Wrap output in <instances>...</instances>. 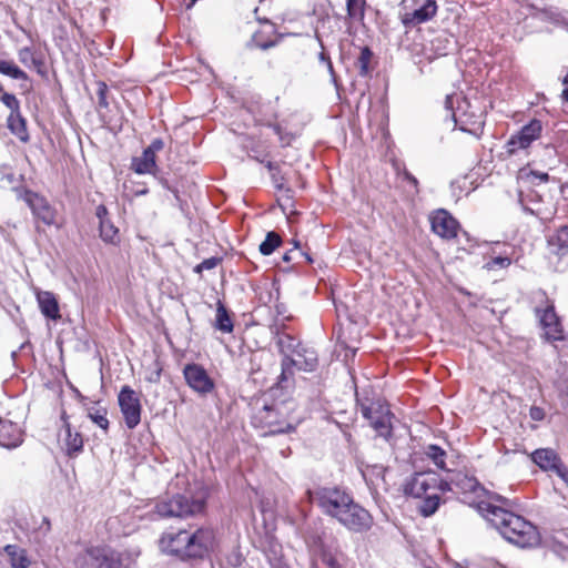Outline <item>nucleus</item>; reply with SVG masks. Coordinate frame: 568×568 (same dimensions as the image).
I'll use <instances>...</instances> for the list:
<instances>
[{"label":"nucleus","mask_w":568,"mask_h":568,"mask_svg":"<svg viewBox=\"0 0 568 568\" xmlns=\"http://www.w3.org/2000/svg\"><path fill=\"white\" fill-rule=\"evenodd\" d=\"M159 544L163 552L183 561L204 559L214 549L215 532L209 527H197L195 529L190 527L178 531H165Z\"/></svg>","instance_id":"f257e3e1"},{"label":"nucleus","mask_w":568,"mask_h":568,"mask_svg":"<svg viewBox=\"0 0 568 568\" xmlns=\"http://www.w3.org/2000/svg\"><path fill=\"white\" fill-rule=\"evenodd\" d=\"M479 513L509 542L528 548L539 544L540 537L535 525L524 517L490 503H480Z\"/></svg>","instance_id":"f03ea898"},{"label":"nucleus","mask_w":568,"mask_h":568,"mask_svg":"<svg viewBox=\"0 0 568 568\" xmlns=\"http://www.w3.org/2000/svg\"><path fill=\"white\" fill-rule=\"evenodd\" d=\"M136 550L119 551L109 545H90L75 558V568H130L139 557Z\"/></svg>","instance_id":"7ed1b4c3"},{"label":"nucleus","mask_w":568,"mask_h":568,"mask_svg":"<svg viewBox=\"0 0 568 568\" xmlns=\"http://www.w3.org/2000/svg\"><path fill=\"white\" fill-rule=\"evenodd\" d=\"M292 406L286 403L265 405L253 417L255 427L265 429L264 435L288 434L295 432L300 419L292 416Z\"/></svg>","instance_id":"20e7f679"},{"label":"nucleus","mask_w":568,"mask_h":568,"mask_svg":"<svg viewBox=\"0 0 568 568\" xmlns=\"http://www.w3.org/2000/svg\"><path fill=\"white\" fill-rule=\"evenodd\" d=\"M445 109L450 112L452 120L460 131L479 136L483 133L484 112L470 101L457 93L447 94Z\"/></svg>","instance_id":"39448f33"},{"label":"nucleus","mask_w":568,"mask_h":568,"mask_svg":"<svg viewBox=\"0 0 568 568\" xmlns=\"http://www.w3.org/2000/svg\"><path fill=\"white\" fill-rule=\"evenodd\" d=\"M534 312L545 331L546 339L548 342L565 341L566 335L561 321L556 313L554 301L548 297L545 291L539 290L534 293Z\"/></svg>","instance_id":"423d86ee"},{"label":"nucleus","mask_w":568,"mask_h":568,"mask_svg":"<svg viewBox=\"0 0 568 568\" xmlns=\"http://www.w3.org/2000/svg\"><path fill=\"white\" fill-rule=\"evenodd\" d=\"M308 496L325 515L336 520L353 500L349 493L336 486L318 487L314 491L308 490Z\"/></svg>","instance_id":"0eeeda50"},{"label":"nucleus","mask_w":568,"mask_h":568,"mask_svg":"<svg viewBox=\"0 0 568 568\" xmlns=\"http://www.w3.org/2000/svg\"><path fill=\"white\" fill-rule=\"evenodd\" d=\"M204 508L205 499L203 497L189 498L185 495L176 494L156 501L154 513L159 518L189 517L202 513Z\"/></svg>","instance_id":"6e6552de"},{"label":"nucleus","mask_w":568,"mask_h":568,"mask_svg":"<svg viewBox=\"0 0 568 568\" xmlns=\"http://www.w3.org/2000/svg\"><path fill=\"white\" fill-rule=\"evenodd\" d=\"M357 405L362 416L369 420L371 426L375 429L378 436L388 440L393 434L392 419L393 413L387 404L381 402H362L357 399Z\"/></svg>","instance_id":"1a4fd4ad"},{"label":"nucleus","mask_w":568,"mask_h":568,"mask_svg":"<svg viewBox=\"0 0 568 568\" xmlns=\"http://www.w3.org/2000/svg\"><path fill=\"white\" fill-rule=\"evenodd\" d=\"M402 4L405 9H412L400 14V21L406 29L430 21L438 10L435 0H403Z\"/></svg>","instance_id":"9d476101"},{"label":"nucleus","mask_w":568,"mask_h":568,"mask_svg":"<svg viewBox=\"0 0 568 568\" xmlns=\"http://www.w3.org/2000/svg\"><path fill=\"white\" fill-rule=\"evenodd\" d=\"M120 410L129 429L135 428L141 422V403L139 395L128 385L118 395Z\"/></svg>","instance_id":"9b49d317"},{"label":"nucleus","mask_w":568,"mask_h":568,"mask_svg":"<svg viewBox=\"0 0 568 568\" xmlns=\"http://www.w3.org/2000/svg\"><path fill=\"white\" fill-rule=\"evenodd\" d=\"M337 521L354 532H364L372 528V515L354 499L346 507L343 514L338 517Z\"/></svg>","instance_id":"f8f14e48"},{"label":"nucleus","mask_w":568,"mask_h":568,"mask_svg":"<svg viewBox=\"0 0 568 568\" xmlns=\"http://www.w3.org/2000/svg\"><path fill=\"white\" fill-rule=\"evenodd\" d=\"M318 365L317 353L311 347L302 345L295 353L282 361V376L286 378V374H292V368L298 371L314 372Z\"/></svg>","instance_id":"ddd939ff"},{"label":"nucleus","mask_w":568,"mask_h":568,"mask_svg":"<svg viewBox=\"0 0 568 568\" xmlns=\"http://www.w3.org/2000/svg\"><path fill=\"white\" fill-rule=\"evenodd\" d=\"M439 477L434 471L416 473L405 484V494L414 498H422L427 494L437 491Z\"/></svg>","instance_id":"4468645a"},{"label":"nucleus","mask_w":568,"mask_h":568,"mask_svg":"<svg viewBox=\"0 0 568 568\" xmlns=\"http://www.w3.org/2000/svg\"><path fill=\"white\" fill-rule=\"evenodd\" d=\"M183 375L189 387L199 395L205 396L215 387L214 381L199 364H187L183 369Z\"/></svg>","instance_id":"2eb2a0df"},{"label":"nucleus","mask_w":568,"mask_h":568,"mask_svg":"<svg viewBox=\"0 0 568 568\" xmlns=\"http://www.w3.org/2000/svg\"><path fill=\"white\" fill-rule=\"evenodd\" d=\"M23 200L32 211L36 219L40 220L48 226L55 225L57 211L50 205L45 197L32 191H27Z\"/></svg>","instance_id":"dca6fc26"},{"label":"nucleus","mask_w":568,"mask_h":568,"mask_svg":"<svg viewBox=\"0 0 568 568\" xmlns=\"http://www.w3.org/2000/svg\"><path fill=\"white\" fill-rule=\"evenodd\" d=\"M429 220L432 231L438 236L450 240L457 235L459 224L446 210L435 211Z\"/></svg>","instance_id":"f3484780"},{"label":"nucleus","mask_w":568,"mask_h":568,"mask_svg":"<svg viewBox=\"0 0 568 568\" xmlns=\"http://www.w3.org/2000/svg\"><path fill=\"white\" fill-rule=\"evenodd\" d=\"M61 419L63 422L60 434L62 447L68 456H77L83 449V437L81 433L72 430L71 424L69 423L68 416L64 412L61 415Z\"/></svg>","instance_id":"a211bd4d"},{"label":"nucleus","mask_w":568,"mask_h":568,"mask_svg":"<svg viewBox=\"0 0 568 568\" xmlns=\"http://www.w3.org/2000/svg\"><path fill=\"white\" fill-rule=\"evenodd\" d=\"M23 443V432L18 424L11 420L0 422V446L13 449Z\"/></svg>","instance_id":"6ab92c4d"},{"label":"nucleus","mask_w":568,"mask_h":568,"mask_svg":"<svg viewBox=\"0 0 568 568\" xmlns=\"http://www.w3.org/2000/svg\"><path fill=\"white\" fill-rule=\"evenodd\" d=\"M532 462L545 471L557 473L564 465L559 455L551 448H538L531 454Z\"/></svg>","instance_id":"aec40b11"},{"label":"nucleus","mask_w":568,"mask_h":568,"mask_svg":"<svg viewBox=\"0 0 568 568\" xmlns=\"http://www.w3.org/2000/svg\"><path fill=\"white\" fill-rule=\"evenodd\" d=\"M457 493L464 495L470 494L476 497H480L485 493V488L479 484L475 477H470L464 474H457L452 480Z\"/></svg>","instance_id":"412c9836"},{"label":"nucleus","mask_w":568,"mask_h":568,"mask_svg":"<svg viewBox=\"0 0 568 568\" xmlns=\"http://www.w3.org/2000/svg\"><path fill=\"white\" fill-rule=\"evenodd\" d=\"M18 59L23 65L28 68L32 67L40 75H44L45 65L42 54L36 52L32 48H20L18 50Z\"/></svg>","instance_id":"4be33fe9"},{"label":"nucleus","mask_w":568,"mask_h":568,"mask_svg":"<svg viewBox=\"0 0 568 568\" xmlns=\"http://www.w3.org/2000/svg\"><path fill=\"white\" fill-rule=\"evenodd\" d=\"M548 248L551 253L564 256L568 254V226H561L548 236Z\"/></svg>","instance_id":"5701e85b"},{"label":"nucleus","mask_w":568,"mask_h":568,"mask_svg":"<svg viewBox=\"0 0 568 568\" xmlns=\"http://www.w3.org/2000/svg\"><path fill=\"white\" fill-rule=\"evenodd\" d=\"M38 303L41 313L50 318L57 320L60 317L58 301L51 292H40L38 294Z\"/></svg>","instance_id":"b1692460"},{"label":"nucleus","mask_w":568,"mask_h":568,"mask_svg":"<svg viewBox=\"0 0 568 568\" xmlns=\"http://www.w3.org/2000/svg\"><path fill=\"white\" fill-rule=\"evenodd\" d=\"M3 550L9 557L11 568H29L31 560L24 548L18 545H7Z\"/></svg>","instance_id":"393cba45"},{"label":"nucleus","mask_w":568,"mask_h":568,"mask_svg":"<svg viewBox=\"0 0 568 568\" xmlns=\"http://www.w3.org/2000/svg\"><path fill=\"white\" fill-rule=\"evenodd\" d=\"M8 129L21 142H28L30 136L27 130L26 119L21 115L20 111L10 113L7 120Z\"/></svg>","instance_id":"a878e982"},{"label":"nucleus","mask_w":568,"mask_h":568,"mask_svg":"<svg viewBox=\"0 0 568 568\" xmlns=\"http://www.w3.org/2000/svg\"><path fill=\"white\" fill-rule=\"evenodd\" d=\"M132 169L138 174H153L156 171L155 155L144 149L139 158L132 160Z\"/></svg>","instance_id":"bb28decb"},{"label":"nucleus","mask_w":568,"mask_h":568,"mask_svg":"<svg viewBox=\"0 0 568 568\" xmlns=\"http://www.w3.org/2000/svg\"><path fill=\"white\" fill-rule=\"evenodd\" d=\"M260 163L265 164L266 169L268 170L271 174V180L274 185V187L277 191H290L288 187H286V176L282 172L281 165L277 162L272 161H264L256 159Z\"/></svg>","instance_id":"cd10ccee"},{"label":"nucleus","mask_w":568,"mask_h":568,"mask_svg":"<svg viewBox=\"0 0 568 568\" xmlns=\"http://www.w3.org/2000/svg\"><path fill=\"white\" fill-rule=\"evenodd\" d=\"M108 93H109V88H108L106 83L103 81H98L97 82V97H98L97 111H98L102 122L106 125H109L111 122L110 120L106 119V115H105V111L109 109Z\"/></svg>","instance_id":"c85d7f7f"},{"label":"nucleus","mask_w":568,"mask_h":568,"mask_svg":"<svg viewBox=\"0 0 568 568\" xmlns=\"http://www.w3.org/2000/svg\"><path fill=\"white\" fill-rule=\"evenodd\" d=\"M215 328L223 333H231L234 328L230 314L221 301L216 304Z\"/></svg>","instance_id":"c756f323"},{"label":"nucleus","mask_w":568,"mask_h":568,"mask_svg":"<svg viewBox=\"0 0 568 568\" xmlns=\"http://www.w3.org/2000/svg\"><path fill=\"white\" fill-rule=\"evenodd\" d=\"M534 141L523 134L521 132H518L517 134H514L510 136V139L505 144V151L508 155L516 154L519 150H526L530 146V144Z\"/></svg>","instance_id":"7c9ffc66"},{"label":"nucleus","mask_w":568,"mask_h":568,"mask_svg":"<svg viewBox=\"0 0 568 568\" xmlns=\"http://www.w3.org/2000/svg\"><path fill=\"white\" fill-rule=\"evenodd\" d=\"M276 344L284 356L283 359H287V357L292 356L295 351L302 346L300 342L288 334L277 335Z\"/></svg>","instance_id":"2f4dec72"},{"label":"nucleus","mask_w":568,"mask_h":568,"mask_svg":"<svg viewBox=\"0 0 568 568\" xmlns=\"http://www.w3.org/2000/svg\"><path fill=\"white\" fill-rule=\"evenodd\" d=\"M0 73L14 80H28V74L11 60L0 59Z\"/></svg>","instance_id":"473e14b6"},{"label":"nucleus","mask_w":568,"mask_h":568,"mask_svg":"<svg viewBox=\"0 0 568 568\" xmlns=\"http://www.w3.org/2000/svg\"><path fill=\"white\" fill-rule=\"evenodd\" d=\"M422 504L419 506V511L424 517H429L436 513L438 509L440 497L437 491H433L430 494L422 497Z\"/></svg>","instance_id":"72a5a7b5"},{"label":"nucleus","mask_w":568,"mask_h":568,"mask_svg":"<svg viewBox=\"0 0 568 568\" xmlns=\"http://www.w3.org/2000/svg\"><path fill=\"white\" fill-rule=\"evenodd\" d=\"M100 237L110 244H116L119 239V230L113 225L111 221H104L99 223Z\"/></svg>","instance_id":"f704fd0d"},{"label":"nucleus","mask_w":568,"mask_h":568,"mask_svg":"<svg viewBox=\"0 0 568 568\" xmlns=\"http://www.w3.org/2000/svg\"><path fill=\"white\" fill-rule=\"evenodd\" d=\"M88 417L101 429H109L108 410L104 407H91L88 409Z\"/></svg>","instance_id":"c9c22d12"},{"label":"nucleus","mask_w":568,"mask_h":568,"mask_svg":"<svg viewBox=\"0 0 568 568\" xmlns=\"http://www.w3.org/2000/svg\"><path fill=\"white\" fill-rule=\"evenodd\" d=\"M365 0H346L347 16L354 21H362L365 16Z\"/></svg>","instance_id":"e433bc0d"},{"label":"nucleus","mask_w":568,"mask_h":568,"mask_svg":"<svg viewBox=\"0 0 568 568\" xmlns=\"http://www.w3.org/2000/svg\"><path fill=\"white\" fill-rule=\"evenodd\" d=\"M425 454L439 469H446V452L442 447L438 445H428Z\"/></svg>","instance_id":"4c0bfd02"},{"label":"nucleus","mask_w":568,"mask_h":568,"mask_svg":"<svg viewBox=\"0 0 568 568\" xmlns=\"http://www.w3.org/2000/svg\"><path fill=\"white\" fill-rule=\"evenodd\" d=\"M280 244V235L275 232H268L265 240L260 244V252L263 255H271Z\"/></svg>","instance_id":"58836bf2"},{"label":"nucleus","mask_w":568,"mask_h":568,"mask_svg":"<svg viewBox=\"0 0 568 568\" xmlns=\"http://www.w3.org/2000/svg\"><path fill=\"white\" fill-rule=\"evenodd\" d=\"M267 126L272 128L275 134L278 136L280 143L282 148L290 146L292 142L295 140L296 135L287 130H285L278 123H266Z\"/></svg>","instance_id":"ea45409f"},{"label":"nucleus","mask_w":568,"mask_h":568,"mask_svg":"<svg viewBox=\"0 0 568 568\" xmlns=\"http://www.w3.org/2000/svg\"><path fill=\"white\" fill-rule=\"evenodd\" d=\"M542 130V124L539 120L534 119L528 124L524 125L519 132L531 139L532 141L537 140Z\"/></svg>","instance_id":"a19ab883"},{"label":"nucleus","mask_w":568,"mask_h":568,"mask_svg":"<svg viewBox=\"0 0 568 568\" xmlns=\"http://www.w3.org/2000/svg\"><path fill=\"white\" fill-rule=\"evenodd\" d=\"M371 59H372V51L367 47H364L361 51L358 59H357V65H358L361 75L364 77V75L368 74V65H369Z\"/></svg>","instance_id":"79ce46f5"},{"label":"nucleus","mask_w":568,"mask_h":568,"mask_svg":"<svg viewBox=\"0 0 568 568\" xmlns=\"http://www.w3.org/2000/svg\"><path fill=\"white\" fill-rule=\"evenodd\" d=\"M0 100L8 109H10V113L20 111V102L14 94L6 92L2 94Z\"/></svg>","instance_id":"37998d69"},{"label":"nucleus","mask_w":568,"mask_h":568,"mask_svg":"<svg viewBox=\"0 0 568 568\" xmlns=\"http://www.w3.org/2000/svg\"><path fill=\"white\" fill-rule=\"evenodd\" d=\"M220 262H221V258L216 257V256L205 258L204 261H202L200 264H197L194 267V272L200 274L203 271L213 270L219 265Z\"/></svg>","instance_id":"c03bdc74"},{"label":"nucleus","mask_w":568,"mask_h":568,"mask_svg":"<svg viewBox=\"0 0 568 568\" xmlns=\"http://www.w3.org/2000/svg\"><path fill=\"white\" fill-rule=\"evenodd\" d=\"M511 264V260L507 256H497L487 263V267L489 270H494L496 267L505 268Z\"/></svg>","instance_id":"a18cd8bd"},{"label":"nucleus","mask_w":568,"mask_h":568,"mask_svg":"<svg viewBox=\"0 0 568 568\" xmlns=\"http://www.w3.org/2000/svg\"><path fill=\"white\" fill-rule=\"evenodd\" d=\"M529 416L532 420L539 422L545 418V412L541 407L531 406L529 409Z\"/></svg>","instance_id":"49530a36"},{"label":"nucleus","mask_w":568,"mask_h":568,"mask_svg":"<svg viewBox=\"0 0 568 568\" xmlns=\"http://www.w3.org/2000/svg\"><path fill=\"white\" fill-rule=\"evenodd\" d=\"M164 148V142L162 139L156 138L154 139L151 144L145 149L146 151H151L153 155L156 154V152L161 151Z\"/></svg>","instance_id":"de8ad7c7"},{"label":"nucleus","mask_w":568,"mask_h":568,"mask_svg":"<svg viewBox=\"0 0 568 568\" xmlns=\"http://www.w3.org/2000/svg\"><path fill=\"white\" fill-rule=\"evenodd\" d=\"M320 59H321L322 61H325V62H326L327 70H328V72H329L331 77H332V80H333V82L336 84V74H335V72H334V68H333V63H332L331 59H329L328 57H326L324 52H322V53L320 54Z\"/></svg>","instance_id":"09e8293b"},{"label":"nucleus","mask_w":568,"mask_h":568,"mask_svg":"<svg viewBox=\"0 0 568 568\" xmlns=\"http://www.w3.org/2000/svg\"><path fill=\"white\" fill-rule=\"evenodd\" d=\"M402 174L404 180L410 183L415 187L416 192H418V180L406 169H404Z\"/></svg>","instance_id":"8fccbe9b"},{"label":"nucleus","mask_w":568,"mask_h":568,"mask_svg":"<svg viewBox=\"0 0 568 568\" xmlns=\"http://www.w3.org/2000/svg\"><path fill=\"white\" fill-rule=\"evenodd\" d=\"M97 217L99 219L100 223H102L104 221H110L108 219V210L104 205H99L97 207Z\"/></svg>","instance_id":"3c124183"},{"label":"nucleus","mask_w":568,"mask_h":568,"mask_svg":"<svg viewBox=\"0 0 568 568\" xmlns=\"http://www.w3.org/2000/svg\"><path fill=\"white\" fill-rule=\"evenodd\" d=\"M556 475L560 477L568 487V467L565 464L559 468Z\"/></svg>","instance_id":"603ef678"},{"label":"nucleus","mask_w":568,"mask_h":568,"mask_svg":"<svg viewBox=\"0 0 568 568\" xmlns=\"http://www.w3.org/2000/svg\"><path fill=\"white\" fill-rule=\"evenodd\" d=\"M453 484L452 483H448V481H444L442 479H439V484L437 486V491H448V490H454L453 488Z\"/></svg>","instance_id":"864d4df0"},{"label":"nucleus","mask_w":568,"mask_h":568,"mask_svg":"<svg viewBox=\"0 0 568 568\" xmlns=\"http://www.w3.org/2000/svg\"><path fill=\"white\" fill-rule=\"evenodd\" d=\"M559 392H560V397L562 399V403L568 406V384L565 385V388H564V386H561L559 388Z\"/></svg>","instance_id":"5fc2aeb1"},{"label":"nucleus","mask_w":568,"mask_h":568,"mask_svg":"<svg viewBox=\"0 0 568 568\" xmlns=\"http://www.w3.org/2000/svg\"><path fill=\"white\" fill-rule=\"evenodd\" d=\"M531 173L537 179H539L541 182H547L549 180L548 173H544V172H531Z\"/></svg>","instance_id":"6e6d98bb"},{"label":"nucleus","mask_w":568,"mask_h":568,"mask_svg":"<svg viewBox=\"0 0 568 568\" xmlns=\"http://www.w3.org/2000/svg\"><path fill=\"white\" fill-rule=\"evenodd\" d=\"M324 561L327 564V566L329 568H339V565L338 562L336 561V559L329 557V558H324Z\"/></svg>","instance_id":"4d7b16f0"},{"label":"nucleus","mask_w":568,"mask_h":568,"mask_svg":"<svg viewBox=\"0 0 568 568\" xmlns=\"http://www.w3.org/2000/svg\"><path fill=\"white\" fill-rule=\"evenodd\" d=\"M274 44H275L274 41H266V42L257 43L258 48H261L262 50H267V49L272 48Z\"/></svg>","instance_id":"13d9d810"},{"label":"nucleus","mask_w":568,"mask_h":568,"mask_svg":"<svg viewBox=\"0 0 568 568\" xmlns=\"http://www.w3.org/2000/svg\"><path fill=\"white\" fill-rule=\"evenodd\" d=\"M283 261H285V262H291L292 261V256H291L290 252H287V253H285L283 255Z\"/></svg>","instance_id":"bf43d9fd"},{"label":"nucleus","mask_w":568,"mask_h":568,"mask_svg":"<svg viewBox=\"0 0 568 568\" xmlns=\"http://www.w3.org/2000/svg\"><path fill=\"white\" fill-rule=\"evenodd\" d=\"M9 182H12L14 180V175L13 174H7L4 176Z\"/></svg>","instance_id":"052dcab7"},{"label":"nucleus","mask_w":568,"mask_h":568,"mask_svg":"<svg viewBox=\"0 0 568 568\" xmlns=\"http://www.w3.org/2000/svg\"><path fill=\"white\" fill-rule=\"evenodd\" d=\"M302 254L305 256V258L307 260V262H310V263H312V262H313L312 257H311L307 253H302Z\"/></svg>","instance_id":"680f3d73"},{"label":"nucleus","mask_w":568,"mask_h":568,"mask_svg":"<svg viewBox=\"0 0 568 568\" xmlns=\"http://www.w3.org/2000/svg\"><path fill=\"white\" fill-rule=\"evenodd\" d=\"M283 312V308H280V306H277V314H282Z\"/></svg>","instance_id":"e2e57ef3"},{"label":"nucleus","mask_w":568,"mask_h":568,"mask_svg":"<svg viewBox=\"0 0 568 568\" xmlns=\"http://www.w3.org/2000/svg\"><path fill=\"white\" fill-rule=\"evenodd\" d=\"M283 312V308H280V306H277V314H282Z\"/></svg>","instance_id":"0e129e2a"},{"label":"nucleus","mask_w":568,"mask_h":568,"mask_svg":"<svg viewBox=\"0 0 568 568\" xmlns=\"http://www.w3.org/2000/svg\"><path fill=\"white\" fill-rule=\"evenodd\" d=\"M281 453H282L283 457L288 456V455L285 453V450H282Z\"/></svg>","instance_id":"69168bd1"},{"label":"nucleus","mask_w":568,"mask_h":568,"mask_svg":"<svg viewBox=\"0 0 568 568\" xmlns=\"http://www.w3.org/2000/svg\"><path fill=\"white\" fill-rule=\"evenodd\" d=\"M294 245H295V247H298L300 244H298V242L295 241Z\"/></svg>","instance_id":"338daca9"}]
</instances>
